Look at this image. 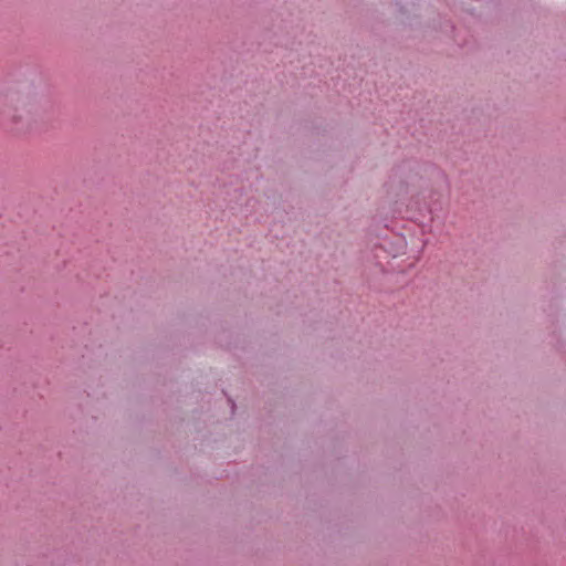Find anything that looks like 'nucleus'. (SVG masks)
I'll return each mask as SVG.
<instances>
[{
    "instance_id": "f257e3e1",
    "label": "nucleus",
    "mask_w": 566,
    "mask_h": 566,
    "mask_svg": "<svg viewBox=\"0 0 566 566\" xmlns=\"http://www.w3.org/2000/svg\"><path fill=\"white\" fill-rule=\"evenodd\" d=\"M34 103L18 95L0 96V123L15 130H23L34 120Z\"/></svg>"
}]
</instances>
